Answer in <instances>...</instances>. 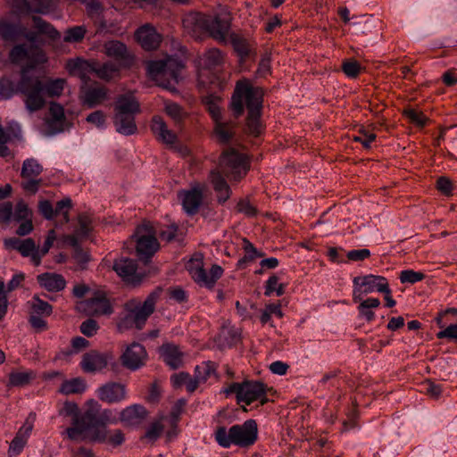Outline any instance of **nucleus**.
<instances>
[{"label":"nucleus","instance_id":"obj_34","mask_svg":"<svg viewBox=\"0 0 457 457\" xmlns=\"http://www.w3.org/2000/svg\"><path fill=\"white\" fill-rule=\"evenodd\" d=\"M237 122L235 120L222 121L214 123V135L220 143H228L235 134Z\"/></svg>","mask_w":457,"mask_h":457},{"label":"nucleus","instance_id":"obj_16","mask_svg":"<svg viewBox=\"0 0 457 457\" xmlns=\"http://www.w3.org/2000/svg\"><path fill=\"white\" fill-rule=\"evenodd\" d=\"M81 441L89 443L107 444L112 447L121 445L125 441V435L120 429H109L108 428H99L94 433L83 436Z\"/></svg>","mask_w":457,"mask_h":457},{"label":"nucleus","instance_id":"obj_19","mask_svg":"<svg viewBox=\"0 0 457 457\" xmlns=\"http://www.w3.org/2000/svg\"><path fill=\"white\" fill-rule=\"evenodd\" d=\"M137 262L129 258H121L115 261L113 270L126 282L133 286L138 285L142 276L137 273Z\"/></svg>","mask_w":457,"mask_h":457},{"label":"nucleus","instance_id":"obj_64","mask_svg":"<svg viewBox=\"0 0 457 457\" xmlns=\"http://www.w3.org/2000/svg\"><path fill=\"white\" fill-rule=\"evenodd\" d=\"M424 390L431 398L438 399L442 395V386L430 380L424 383Z\"/></svg>","mask_w":457,"mask_h":457},{"label":"nucleus","instance_id":"obj_14","mask_svg":"<svg viewBox=\"0 0 457 457\" xmlns=\"http://www.w3.org/2000/svg\"><path fill=\"white\" fill-rule=\"evenodd\" d=\"M136 250L140 259L151 258L159 249V243L148 225H142L137 228L135 234Z\"/></svg>","mask_w":457,"mask_h":457},{"label":"nucleus","instance_id":"obj_47","mask_svg":"<svg viewBox=\"0 0 457 457\" xmlns=\"http://www.w3.org/2000/svg\"><path fill=\"white\" fill-rule=\"evenodd\" d=\"M11 7L16 15L29 13L31 12L45 13L41 8L31 9L30 4L27 0H11Z\"/></svg>","mask_w":457,"mask_h":457},{"label":"nucleus","instance_id":"obj_22","mask_svg":"<svg viewBox=\"0 0 457 457\" xmlns=\"http://www.w3.org/2000/svg\"><path fill=\"white\" fill-rule=\"evenodd\" d=\"M355 286L364 287L363 293L369 294L374 291L388 293V283L386 278L376 275H366L353 278Z\"/></svg>","mask_w":457,"mask_h":457},{"label":"nucleus","instance_id":"obj_8","mask_svg":"<svg viewBox=\"0 0 457 457\" xmlns=\"http://www.w3.org/2000/svg\"><path fill=\"white\" fill-rule=\"evenodd\" d=\"M219 167L220 169V172L236 181L244 178L250 168L246 156L233 148L222 153L220 157Z\"/></svg>","mask_w":457,"mask_h":457},{"label":"nucleus","instance_id":"obj_41","mask_svg":"<svg viewBox=\"0 0 457 457\" xmlns=\"http://www.w3.org/2000/svg\"><path fill=\"white\" fill-rule=\"evenodd\" d=\"M29 63L23 68H27V74L29 70L36 68L37 65L46 62V57L44 51L36 46H30L29 47V56L27 58Z\"/></svg>","mask_w":457,"mask_h":457},{"label":"nucleus","instance_id":"obj_52","mask_svg":"<svg viewBox=\"0 0 457 457\" xmlns=\"http://www.w3.org/2000/svg\"><path fill=\"white\" fill-rule=\"evenodd\" d=\"M85 34L86 29L83 26H75L66 31L63 40L69 43L79 42L84 38Z\"/></svg>","mask_w":457,"mask_h":457},{"label":"nucleus","instance_id":"obj_9","mask_svg":"<svg viewBox=\"0 0 457 457\" xmlns=\"http://www.w3.org/2000/svg\"><path fill=\"white\" fill-rule=\"evenodd\" d=\"M38 82L36 79H29V74H27V68H21V79L16 83L8 76L0 78V102L7 101L12 98L18 93L25 96L28 98L30 94V87L38 90Z\"/></svg>","mask_w":457,"mask_h":457},{"label":"nucleus","instance_id":"obj_32","mask_svg":"<svg viewBox=\"0 0 457 457\" xmlns=\"http://www.w3.org/2000/svg\"><path fill=\"white\" fill-rule=\"evenodd\" d=\"M24 32V26L0 20V37L4 41H17Z\"/></svg>","mask_w":457,"mask_h":457},{"label":"nucleus","instance_id":"obj_59","mask_svg":"<svg viewBox=\"0 0 457 457\" xmlns=\"http://www.w3.org/2000/svg\"><path fill=\"white\" fill-rule=\"evenodd\" d=\"M3 134L9 142L15 139L20 140L21 138V130L17 123H11L6 129L3 128Z\"/></svg>","mask_w":457,"mask_h":457},{"label":"nucleus","instance_id":"obj_21","mask_svg":"<svg viewBox=\"0 0 457 457\" xmlns=\"http://www.w3.org/2000/svg\"><path fill=\"white\" fill-rule=\"evenodd\" d=\"M66 117L63 107L54 102L49 105L48 115L46 123L51 135L60 133L64 129Z\"/></svg>","mask_w":457,"mask_h":457},{"label":"nucleus","instance_id":"obj_53","mask_svg":"<svg viewBox=\"0 0 457 457\" xmlns=\"http://www.w3.org/2000/svg\"><path fill=\"white\" fill-rule=\"evenodd\" d=\"M72 206L71 200L70 198H64L56 203L54 208V216L62 215L65 223L69 222V212Z\"/></svg>","mask_w":457,"mask_h":457},{"label":"nucleus","instance_id":"obj_48","mask_svg":"<svg viewBox=\"0 0 457 457\" xmlns=\"http://www.w3.org/2000/svg\"><path fill=\"white\" fill-rule=\"evenodd\" d=\"M165 112L173 120L175 124H179L186 117V112L176 103H167Z\"/></svg>","mask_w":457,"mask_h":457},{"label":"nucleus","instance_id":"obj_2","mask_svg":"<svg viewBox=\"0 0 457 457\" xmlns=\"http://www.w3.org/2000/svg\"><path fill=\"white\" fill-rule=\"evenodd\" d=\"M185 30L195 38L207 33L220 43H226L230 30V22L219 15H209L202 12H189L182 20Z\"/></svg>","mask_w":457,"mask_h":457},{"label":"nucleus","instance_id":"obj_60","mask_svg":"<svg viewBox=\"0 0 457 457\" xmlns=\"http://www.w3.org/2000/svg\"><path fill=\"white\" fill-rule=\"evenodd\" d=\"M167 427H169V428L165 431V437L167 442H170L176 438L179 434L177 418L175 416H167L166 428Z\"/></svg>","mask_w":457,"mask_h":457},{"label":"nucleus","instance_id":"obj_6","mask_svg":"<svg viewBox=\"0 0 457 457\" xmlns=\"http://www.w3.org/2000/svg\"><path fill=\"white\" fill-rule=\"evenodd\" d=\"M183 67L184 65L179 60L168 57L164 60L148 62L146 71L149 78L159 86L170 89L179 83Z\"/></svg>","mask_w":457,"mask_h":457},{"label":"nucleus","instance_id":"obj_30","mask_svg":"<svg viewBox=\"0 0 457 457\" xmlns=\"http://www.w3.org/2000/svg\"><path fill=\"white\" fill-rule=\"evenodd\" d=\"M113 123L117 132L129 136L137 132V127L135 121V116L114 113Z\"/></svg>","mask_w":457,"mask_h":457},{"label":"nucleus","instance_id":"obj_31","mask_svg":"<svg viewBox=\"0 0 457 457\" xmlns=\"http://www.w3.org/2000/svg\"><path fill=\"white\" fill-rule=\"evenodd\" d=\"M210 179L217 193L218 201L225 203L230 197V188L220 171L212 170Z\"/></svg>","mask_w":457,"mask_h":457},{"label":"nucleus","instance_id":"obj_55","mask_svg":"<svg viewBox=\"0 0 457 457\" xmlns=\"http://www.w3.org/2000/svg\"><path fill=\"white\" fill-rule=\"evenodd\" d=\"M342 71L347 77L356 78L360 73L361 65L355 60H347L343 62Z\"/></svg>","mask_w":457,"mask_h":457},{"label":"nucleus","instance_id":"obj_40","mask_svg":"<svg viewBox=\"0 0 457 457\" xmlns=\"http://www.w3.org/2000/svg\"><path fill=\"white\" fill-rule=\"evenodd\" d=\"M42 171V165L36 159L29 158L22 163L21 176L22 179L37 178Z\"/></svg>","mask_w":457,"mask_h":457},{"label":"nucleus","instance_id":"obj_27","mask_svg":"<svg viewBox=\"0 0 457 457\" xmlns=\"http://www.w3.org/2000/svg\"><path fill=\"white\" fill-rule=\"evenodd\" d=\"M114 112L118 114L136 116L140 112V104L131 93L124 94L117 98Z\"/></svg>","mask_w":457,"mask_h":457},{"label":"nucleus","instance_id":"obj_37","mask_svg":"<svg viewBox=\"0 0 457 457\" xmlns=\"http://www.w3.org/2000/svg\"><path fill=\"white\" fill-rule=\"evenodd\" d=\"M35 378V374L29 370H14L9 373L8 386H25Z\"/></svg>","mask_w":457,"mask_h":457},{"label":"nucleus","instance_id":"obj_38","mask_svg":"<svg viewBox=\"0 0 457 457\" xmlns=\"http://www.w3.org/2000/svg\"><path fill=\"white\" fill-rule=\"evenodd\" d=\"M216 368V363L211 361H203L201 364L197 365L195 369L194 375L195 380H197V385L206 382L212 375H214Z\"/></svg>","mask_w":457,"mask_h":457},{"label":"nucleus","instance_id":"obj_26","mask_svg":"<svg viewBox=\"0 0 457 457\" xmlns=\"http://www.w3.org/2000/svg\"><path fill=\"white\" fill-rule=\"evenodd\" d=\"M104 54L116 61L121 62L123 65L129 66L132 63L133 57L128 51L127 46L118 40H111L104 44Z\"/></svg>","mask_w":457,"mask_h":457},{"label":"nucleus","instance_id":"obj_18","mask_svg":"<svg viewBox=\"0 0 457 457\" xmlns=\"http://www.w3.org/2000/svg\"><path fill=\"white\" fill-rule=\"evenodd\" d=\"M111 359L110 353L91 350L83 354L80 367L84 372L96 373L106 368Z\"/></svg>","mask_w":457,"mask_h":457},{"label":"nucleus","instance_id":"obj_17","mask_svg":"<svg viewBox=\"0 0 457 457\" xmlns=\"http://www.w3.org/2000/svg\"><path fill=\"white\" fill-rule=\"evenodd\" d=\"M78 308L88 316L109 315L113 311L109 300L103 294H96L95 296L80 302Z\"/></svg>","mask_w":457,"mask_h":457},{"label":"nucleus","instance_id":"obj_45","mask_svg":"<svg viewBox=\"0 0 457 457\" xmlns=\"http://www.w3.org/2000/svg\"><path fill=\"white\" fill-rule=\"evenodd\" d=\"M32 21L35 28L39 33L48 36L50 38L55 39L60 37L59 32L48 22L38 16H33Z\"/></svg>","mask_w":457,"mask_h":457},{"label":"nucleus","instance_id":"obj_56","mask_svg":"<svg viewBox=\"0 0 457 457\" xmlns=\"http://www.w3.org/2000/svg\"><path fill=\"white\" fill-rule=\"evenodd\" d=\"M37 252V246L35 241L32 238H26L22 240V243L19 246V253L24 257H30Z\"/></svg>","mask_w":457,"mask_h":457},{"label":"nucleus","instance_id":"obj_39","mask_svg":"<svg viewBox=\"0 0 457 457\" xmlns=\"http://www.w3.org/2000/svg\"><path fill=\"white\" fill-rule=\"evenodd\" d=\"M171 381L175 387L186 386L189 393H193L198 387L197 380L189 373L180 372L171 376Z\"/></svg>","mask_w":457,"mask_h":457},{"label":"nucleus","instance_id":"obj_24","mask_svg":"<svg viewBox=\"0 0 457 457\" xmlns=\"http://www.w3.org/2000/svg\"><path fill=\"white\" fill-rule=\"evenodd\" d=\"M180 195L185 212L189 215L197 213L204 198L203 188L200 186H195L190 190L183 191Z\"/></svg>","mask_w":457,"mask_h":457},{"label":"nucleus","instance_id":"obj_23","mask_svg":"<svg viewBox=\"0 0 457 457\" xmlns=\"http://www.w3.org/2000/svg\"><path fill=\"white\" fill-rule=\"evenodd\" d=\"M136 37L140 46L148 51L156 49L162 41L161 35L149 24L141 26L136 32Z\"/></svg>","mask_w":457,"mask_h":457},{"label":"nucleus","instance_id":"obj_29","mask_svg":"<svg viewBox=\"0 0 457 457\" xmlns=\"http://www.w3.org/2000/svg\"><path fill=\"white\" fill-rule=\"evenodd\" d=\"M39 285L49 292H58L66 286V281L62 275L57 273L45 272L37 278Z\"/></svg>","mask_w":457,"mask_h":457},{"label":"nucleus","instance_id":"obj_10","mask_svg":"<svg viewBox=\"0 0 457 457\" xmlns=\"http://www.w3.org/2000/svg\"><path fill=\"white\" fill-rule=\"evenodd\" d=\"M85 428L84 436L94 433L99 428H107L109 424H116L118 419L110 409L101 411L97 402L91 400L88 402V408L83 412Z\"/></svg>","mask_w":457,"mask_h":457},{"label":"nucleus","instance_id":"obj_15","mask_svg":"<svg viewBox=\"0 0 457 457\" xmlns=\"http://www.w3.org/2000/svg\"><path fill=\"white\" fill-rule=\"evenodd\" d=\"M147 357L145 346L134 342L127 346L120 356V361L125 368L130 370H137L145 364Z\"/></svg>","mask_w":457,"mask_h":457},{"label":"nucleus","instance_id":"obj_1","mask_svg":"<svg viewBox=\"0 0 457 457\" xmlns=\"http://www.w3.org/2000/svg\"><path fill=\"white\" fill-rule=\"evenodd\" d=\"M262 96L260 87H253L245 79L237 82L231 97L230 109L235 119L240 117L246 108L245 132L253 137H258L263 130L261 120Z\"/></svg>","mask_w":457,"mask_h":457},{"label":"nucleus","instance_id":"obj_7","mask_svg":"<svg viewBox=\"0 0 457 457\" xmlns=\"http://www.w3.org/2000/svg\"><path fill=\"white\" fill-rule=\"evenodd\" d=\"M29 79H36L39 84L38 90L34 89L33 87H30V94L24 101L26 108L30 112L38 111L45 106V96L48 97L60 96L66 84L64 79H48L44 82L38 77L29 75Z\"/></svg>","mask_w":457,"mask_h":457},{"label":"nucleus","instance_id":"obj_58","mask_svg":"<svg viewBox=\"0 0 457 457\" xmlns=\"http://www.w3.org/2000/svg\"><path fill=\"white\" fill-rule=\"evenodd\" d=\"M79 329L84 336L90 337L96 334L99 325L95 320L87 319L81 323Z\"/></svg>","mask_w":457,"mask_h":457},{"label":"nucleus","instance_id":"obj_46","mask_svg":"<svg viewBox=\"0 0 457 457\" xmlns=\"http://www.w3.org/2000/svg\"><path fill=\"white\" fill-rule=\"evenodd\" d=\"M31 310L33 314L49 316L53 312V307L47 302L34 296L31 300Z\"/></svg>","mask_w":457,"mask_h":457},{"label":"nucleus","instance_id":"obj_62","mask_svg":"<svg viewBox=\"0 0 457 457\" xmlns=\"http://www.w3.org/2000/svg\"><path fill=\"white\" fill-rule=\"evenodd\" d=\"M177 236H178V226L175 224L167 226L165 228H162L159 231L160 238L166 242H171L173 240H176Z\"/></svg>","mask_w":457,"mask_h":457},{"label":"nucleus","instance_id":"obj_54","mask_svg":"<svg viewBox=\"0 0 457 457\" xmlns=\"http://www.w3.org/2000/svg\"><path fill=\"white\" fill-rule=\"evenodd\" d=\"M425 278V274L413 270H405L400 273V281L402 283L414 284L418 281H421Z\"/></svg>","mask_w":457,"mask_h":457},{"label":"nucleus","instance_id":"obj_51","mask_svg":"<svg viewBox=\"0 0 457 457\" xmlns=\"http://www.w3.org/2000/svg\"><path fill=\"white\" fill-rule=\"evenodd\" d=\"M206 65L209 67H216L223 62V54L218 48L208 50L204 55Z\"/></svg>","mask_w":457,"mask_h":457},{"label":"nucleus","instance_id":"obj_12","mask_svg":"<svg viewBox=\"0 0 457 457\" xmlns=\"http://www.w3.org/2000/svg\"><path fill=\"white\" fill-rule=\"evenodd\" d=\"M187 269L195 283L207 288H212L216 281L222 276L223 273L222 268L214 264L212 266L210 273L208 274L204 269L203 261L201 258L190 260Z\"/></svg>","mask_w":457,"mask_h":457},{"label":"nucleus","instance_id":"obj_25","mask_svg":"<svg viewBox=\"0 0 457 457\" xmlns=\"http://www.w3.org/2000/svg\"><path fill=\"white\" fill-rule=\"evenodd\" d=\"M146 409L141 404H133L120 411V420L126 426L135 427L140 425L147 417Z\"/></svg>","mask_w":457,"mask_h":457},{"label":"nucleus","instance_id":"obj_3","mask_svg":"<svg viewBox=\"0 0 457 457\" xmlns=\"http://www.w3.org/2000/svg\"><path fill=\"white\" fill-rule=\"evenodd\" d=\"M214 438L223 448H229L231 445L247 448L257 441L258 426L252 419L245 420L243 424L233 425L228 429L220 426L216 428Z\"/></svg>","mask_w":457,"mask_h":457},{"label":"nucleus","instance_id":"obj_36","mask_svg":"<svg viewBox=\"0 0 457 457\" xmlns=\"http://www.w3.org/2000/svg\"><path fill=\"white\" fill-rule=\"evenodd\" d=\"M107 90L104 87H89L84 92L83 102L93 108L100 104L105 98Z\"/></svg>","mask_w":457,"mask_h":457},{"label":"nucleus","instance_id":"obj_11","mask_svg":"<svg viewBox=\"0 0 457 457\" xmlns=\"http://www.w3.org/2000/svg\"><path fill=\"white\" fill-rule=\"evenodd\" d=\"M67 67L71 73L77 71L82 73L84 71H92L98 78L104 80H110L118 76L120 69V64L112 62H107L104 64L96 62L90 64L81 59L70 60L67 63Z\"/></svg>","mask_w":457,"mask_h":457},{"label":"nucleus","instance_id":"obj_5","mask_svg":"<svg viewBox=\"0 0 457 457\" xmlns=\"http://www.w3.org/2000/svg\"><path fill=\"white\" fill-rule=\"evenodd\" d=\"M226 395H235L237 403L250 405L253 402H259L260 405L266 404L273 395L274 390L259 380H244L241 383L233 382L224 390Z\"/></svg>","mask_w":457,"mask_h":457},{"label":"nucleus","instance_id":"obj_61","mask_svg":"<svg viewBox=\"0 0 457 457\" xmlns=\"http://www.w3.org/2000/svg\"><path fill=\"white\" fill-rule=\"evenodd\" d=\"M231 42L235 50L241 55L246 56L249 54V47L246 41L237 35H231Z\"/></svg>","mask_w":457,"mask_h":457},{"label":"nucleus","instance_id":"obj_50","mask_svg":"<svg viewBox=\"0 0 457 457\" xmlns=\"http://www.w3.org/2000/svg\"><path fill=\"white\" fill-rule=\"evenodd\" d=\"M403 115L409 119V120L415 124L416 126L418 127H424L427 123V117L421 112H419L415 109H411V108H409V109H405L403 111Z\"/></svg>","mask_w":457,"mask_h":457},{"label":"nucleus","instance_id":"obj_43","mask_svg":"<svg viewBox=\"0 0 457 457\" xmlns=\"http://www.w3.org/2000/svg\"><path fill=\"white\" fill-rule=\"evenodd\" d=\"M380 304V301L378 298H368L362 302H361L358 306V310L360 314L366 319L368 321H371L375 314L370 310L372 308H378Z\"/></svg>","mask_w":457,"mask_h":457},{"label":"nucleus","instance_id":"obj_49","mask_svg":"<svg viewBox=\"0 0 457 457\" xmlns=\"http://www.w3.org/2000/svg\"><path fill=\"white\" fill-rule=\"evenodd\" d=\"M28 56L29 47L25 44L16 45L10 52V59L13 63L27 60Z\"/></svg>","mask_w":457,"mask_h":457},{"label":"nucleus","instance_id":"obj_33","mask_svg":"<svg viewBox=\"0 0 457 457\" xmlns=\"http://www.w3.org/2000/svg\"><path fill=\"white\" fill-rule=\"evenodd\" d=\"M166 420L167 416L162 415L152 421L141 440H146L152 444L155 443L165 431Z\"/></svg>","mask_w":457,"mask_h":457},{"label":"nucleus","instance_id":"obj_4","mask_svg":"<svg viewBox=\"0 0 457 457\" xmlns=\"http://www.w3.org/2000/svg\"><path fill=\"white\" fill-rule=\"evenodd\" d=\"M161 288H156L151 292L143 303L130 301L126 304L129 312L118 322L120 330L136 328L142 329L147 319L155 310V304L160 298Z\"/></svg>","mask_w":457,"mask_h":457},{"label":"nucleus","instance_id":"obj_35","mask_svg":"<svg viewBox=\"0 0 457 457\" xmlns=\"http://www.w3.org/2000/svg\"><path fill=\"white\" fill-rule=\"evenodd\" d=\"M164 361L172 369H178L182 364V353L179 347L167 344L161 347Z\"/></svg>","mask_w":457,"mask_h":457},{"label":"nucleus","instance_id":"obj_44","mask_svg":"<svg viewBox=\"0 0 457 457\" xmlns=\"http://www.w3.org/2000/svg\"><path fill=\"white\" fill-rule=\"evenodd\" d=\"M86 389V384L83 379L79 378H72L64 381L61 386V392L65 395L79 394Z\"/></svg>","mask_w":457,"mask_h":457},{"label":"nucleus","instance_id":"obj_13","mask_svg":"<svg viewBox=\"0 0 457 457\" xmlns=\"http://www.w3.org/2000/svg\"><path fill=\"white\" fill-rule=\"evenodd\" d=\"M58 414L62 417L71 418V426L65 430L67 437L71 441H81L84 436L86 425L82 422L83 412L79 413L78 404L74 402L67 401L59 409Z\"/></svg>","mask_w":457,"mask_h":457},{"label":"nucleus","instance_id":"obj_57","mask_svg":"<svg viewBox=\"0 0 457 457\" xmlns=\"http://www.w3.org/2000/svg\"><path fill=\"white\" fill-rule=\"evenodd\" d=\"M12 216L14 220L21 221L31 219V212L25 203L19 202L15 207Z\"/></svg>","mask_w":457,"mask_h":457},{"label":"nucleus","instance_id":"obj_28","mask_svg":"<svg viewBox=\"0 0 457 457\" xmlns=\"http://www.w3.org/2000/svg\"><path fill=\"white\" fill-rule=\"evenodd\" d=\"M151 129L158 140L167 145H173L177 140L174 132L168 129V127L162 117L154 116L152 120Z\"/></svg>","mask_w":457,"mask_h":457},{"label":"nucleus","instance_id":"obj_42","mask_svg":"<svg viewBox=\"0 0 457 457\" xmlns=\"http://www.w3.org/2000/svg\"><path fill=\"white\" fill-rule=\"evenodd\" d=\"M22 429L25 430V434L28 436L32 430V425L29 424L27 426L22 427L16 435V436L12 440L9 447L10 456L19 454L26 444V439L21 436Z\"/></svg>","mask_w":457,"mask_h":457},{"label":"nucleus","instance_id":"obj_20","mask_svg":"<svg viewBox=\"0 0 457 457\" xmlns=\"http://www.w3.org/2000/svg\"><path fill=\"white\" fill-rule=\"evenodd\" d=\"M97 397L107 403L121 402L126 398V387L120 383H107L98 388Z\"/></svg>","mask_w":457,"mask_h":457},{"label":"nucleus","instance_id":"obj_63","mask_svg":"<svg viewBox=\"0 0 457 457\" xmlns=\"http://www.w3.org/2000/svg\"><path fill=\"white\" fill-rule=\"evenodd\" d=\"M237 211L247 217H254L257 214L256 208L245 199L240 200L237 205Z\"/></svg>","mask_w":457,"mask_h":457}]
</instances>
